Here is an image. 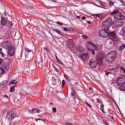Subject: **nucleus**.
Masks as SVG:
<instances>
[{
	"label": "nucleus",
	"instance_id": "39448f33",
	"mask_svg": "<svg viewBox=\"0 0 125 125\" xmlns=\"http://www.w3.org/2000/svg\"><path fill=\"white\" fill-rule=\"evenodd\" d=\"M116 55H117V54L116 53V51H115L109 53L106 55V57L105 58V61L109 62V63H112V62L114 61V59H115Z\"/></svg>",
	"mask_w": 125,
	"mask_h": 125
},
{
	"label": "nucleus",
	"instance_id": "6e6552de",
	"mask_svg": "<svg viewBox=\"0 0 125 125\" xmlns=\"http://www.w3.org/2000/svg\"><path fill=\"white\" fill-rule=\"evenodd\" d=\"M117 84L119 86H121V85H124L125 83V77L121 76L117 80Z\"/></svg>",
	"mask_w": 125,
	"mask_h": 125
},
{
	"label": "nucleus",
	"instance_id": "473e14b6",
	"mask_svg": "<svg viewBox=\"0 0 125 125\" xmlns=\"http://www.w3.org/2000/svg\"><path fill=\"white\" fill-rule=\"evenodd\" d=\"M82 38L83 39V40H86V39H87V36L84 35H82Z\"/></svg>",
	"mask_w": 125,
	"mask_h": 125
},
{
	"label": "nucleus",
	"instance_id": "3c124183",
	"mask_svg": "<svg viewBox=\"0 0 125 125\" xmlns=\"http://www.w3.org/2000/svg\"><path fill=\"white\" fill-rule=\"evenodd\" d=\"M121 70H122L123 71H124L125 70V68H124V67H121Z\"/></svg>",
	"mask_w": 125,
	"mask_h": 125
},
{
	"label": "nucleus",
	"instance_id": "c756f323",
	"mask_svg": "<svg viewBox=\"0 0 125 125\" xmlns=\"http://www.w3.org/2000/svg\"><path fill=\"white\" fill-rule=\"evenodd\" d=\"M103 122L104 124H105L106 125H109V123H108V122H107V121H106V120H103Z\"/></svg>",
	"mask_w": 125,
	"mask_h": 125
},
{
	"label": "nucleus",
	"instance_id": "58836bf2",
	"mask_svg": "<svg viewBox=\"0 0 125 125\" xmlns=\"http://www.w3.org/2000/svg\"><path fill=\"white\" fill-rule=\"evenodd\" d=\"M63 31L67 32V31H69V28L67 27H64L63 28Z\"/></svg>",
	"mask_w": 125,
	"mask_h": 125
},
{
	"label": "nucleus",
	"instance_id": "f8f14e48",
	"mask_svg": "<svg viewBox=\"0 0 125 125\" xmlns=\"http://www.w3.org/2000/svg\"><path fill=\"white\" fill-rule=\"evenodd\" d=\"M81 59L83 61H88V54L85 53L81 55L80 56Z\"/></svg>",
	"mask_w": 125,
	"mask_h": 125
},
{
	"label": "nucleus",
	"instance_id": "b1692460",
	"mask_svg": "<svg viewBox=\"0 0 125 125\" xmlns=\"http://www.w3.org/2000/svg\"><path fill=\"white\" fill-rule=\"evenodd\" d=\"M72 91L71 93V96H74V95H75V94H76V92L75 91V89L72 88Z\"/></svg>",
	"mask_w": 125,
	"mask_h": 125
},
{
	"label": "nucleus",
	"instance_id": "72a5a7b5",
	"mask_svg": "<svg viewBox=\"0 0 125 125\" xmlns=\"http://www.w3.org/2000/svg\"><path fill=\"white\" fill-rule=\"evenodd\" d=\"M0 71L1 72L2 74H4L5 73V70H4V69H3V68H1L0 69Z\"/></svg>",
	"mask_w": 125,
	"mask_h": 125
},
{
	"label": "nucleus",
	"instance_id": "603ef678",
	"mask_svg": "<svg viewBox=\"0 0 125 125\" xmlns=\"http://www.w3.org/2000/svg\"><path fill=\"white\" fill-rule=\"evenodd\" d=\"M43 49H44V51H46V50H47V48H45V47H44V48H43Z\"/></svg>",
	"mask_w": 125,
	"mask_h": 125
},
{
	"label": "nucleus",
	"instance_id": "bb28decb",
	"mask_svg": "<svg viewBox=\"0 0 125 125\" xmlns=\"http://www.w3.org/2000/svg\"><path fill=\"white\" fill-rule=\"evenodd\" d=\"M38 121H42V122H43V123L44 124H46V122H45V121H44V120H43V119H35V121L38 122Z\"/></svg>",
	"mask_w": 125,
	"mask_h": 125
},
{
	"label": "nucleus",
	"instance_id": "2eb2a0df",
	"mask_svg": "<svg viewBox=\"0 0 125 125\" xmlns=\"http://www.w3.org/2000/svg\"><path fill=\"white\" fill-rule=\"evenodd\" d=\"M89 65L91 68H96L97 62L90 61Z\"/></svg>",
	"mask_w": 125,
	"mask_h": 125
},
{
	"label": "nucleus",
	"instance_id": "e2e57ef3",
	"mask_svg": "<svg viewBox=\"0 0 125 125\" xmlns=\"http://www.w3.org/2000/svg\"><path fill=\"white\" fill-rule=\"evenodd\" d=\"M89 89L90 90H91V89H92V88L91 87H90V88H89Z\"/></svg>",
	"mask_w": 125,
	"mask_h": 125
},
{
	"label": "nucleus",
	"instance_id": "4be33fe9",
	"mask_svg": "<svg viewBox=\"0 0 125 125\" xmlns=\"http://www.w3.org/2000/svg\"><path fill=\"white\" fill-rule=\"evenodd\" d=\"M52 30L53 31H54V32H56V33H57V34H59V35H61V32L59 30L55 29L54 28H52Z\"/></svg>",
	"mask_w": 125,
	"mask_h": 125
},
{
	"label": "nucleus",
	"instance_id": "ddd939ff",
	"mask_svg": "<svg viewBox=\"0 0 125 125\" xmlns=\"http://www.w3.org/2000/svg\"><path fill=\"white\" fill-rule=\"evenodd\" d=\"M0 24L2 26H5L7 24V21L5 18L1 17Z\"/></svg>",
	"mask_w": 125,
	"mask_h": 125
},
{
	"label": "nucleus",
	"instance_id": "c03bdc74",
	"mask_svg": "<svg viewBox=\"0 0 125 125\" xmlns=\"http://www.w3.org/2000/svg\"><path fill=\"white\" fill-rule=\"evenodd\" d=\"M58 62L60 63V64H63V62H62V61H60V60H58Z\"/></svg>",
	"mask_w": 125,
	"mask_h": 125
},
{
	"label": "nucleus",
	"instance_id": "37998d69",
	"mask_svg": "<svg viewBox=\"0 0 125 125\" xmlns=\"http://www.w3.org/2000/svg\"><path fill=\"white\" fill-rule=\"evenodd\" d=\"M109 5H114V2H112L111 1H109Z\"/></svg>",
	"mask_w": 125,
	"mask_h": 125
},
{
	"label": "nucleus",
	"instance_id": "680f3d73",
	"mask_svg": "<svg viewBox=\"0 0 125 125\" xmlns=\"http://www.w3.org/2000/svg\"><path fill=\"white\" fill-rule=\"evenodd\" d=\"M28 28L29 29V30H31V29L32 28V27H31V26H29Z\"/></svg>",
	"mask_w": 125,
	"mask_h": 125
},
{
	"label": "nucleus",
	"instance_id": "69168bd1",
	"mask_svg": "<svg viewBox=\"0 0 125 125\" xmlns=\"http://www.w3.org/2000/svg\"><path fill=\"white\" fill-rule=\"evenodd\" d=\"M50 105H52L53 104H52V103H50Z\"/></svg>",
	"mask_w": 125,
	"mask_h": 125
},
{
	"label": "nucleus",
	"instance_id": "6e6d98bb",
	"mask_svg": "<svg viewBox=\"0 0 125 125\" xmlns=\"http://www.w3.org/2000/svg\"><path fill=\"white\" fill-rule=\"evenodd\" d=\"M76 18H77V19H80L81 18V17L79 16H77Z\"/></svg>",
	"mask_w": 125,
	"mask_h": 125
},
{
	"label": "nucleus",
	"instance_id": "c9c22d12",
	"mask_svg": "<svg viewBox=\"0 0 125 125\" xmlns=\"http://www.w3.org/2000/svg\"><path fill=\"white\" fill-rule=\"evenodd\" d=\"M99 3H100V4H101V5L102 6H103V7H105V5L102 2H99Z\"/></svg>",
	"mask_w": 125,
	"mask_h": 125
},
{
	"label": "nucleus",
	"instance_id": "8fccbe9b",
	"mask_svg": "<svg viewBox=\"0 0 125 125\" xmlns=\"http://www.w3.org/2000/svg\"><path fill=\"white\" fill-rule=\"evenodd\" d=\"M120 1H121V2H122V3H123V4H125V3L124 2V1H123V0H119Z\"/></svg>",
	"mask_w": 125,
	"mask_h": 125
},
{
	"label": "nucleus",
	"instance_id": "f257e3e1",
	"mask_svg": "<svg viewBox=\"0 0 125 125\" xmlns=\"http://www.w3.org/2000/svg\"><path fill=\"white\" fill-rule=\"evenodd\" d=\"M112 19L111 18L107 19L106 21H104L102 23L103 26L105 27L103 29H102L99 32V35L102 38H108V37H111L112 41L114 42H117V35L114 32L110 31L109 28L110 26L112 25Z\"/></svg>",
	"mask_w": 125,
	"mask_h": 125
},
{
	"label": "nucleus",
	"instance_id": "6ab92c4d",
	"mask_svg": "<svg viewBox=\"0 0 125 125\" xmlns=\"http://www.w3.org/2000/svg\"><path fill=\"white\" fill-rule=\"evenodd\" d=\"M7 83H8V81L7 80H6L1 82V85H3V86H6Z\"/></svg>",
	"mask_w": 125,
	"mask_h": 125
},
{
	"label": "nucleus",
	"instance_id": "f704fd0d",
	"mask_svg": "<svg viewBox=\"0 0 125 125\" xmlns=\"http://www.w3.org/2000/svg\"><path fill=\"white\" fill-rule=\"evenodd\" d=\"M52 111L53 113H56V111H57L56 108V107L52 108Z\"/></svg>",
	"mask_w": 125,
	"mask_h": 125
},
{
	"label": "nucleus",
	"instance_id": "a211bd4d",
	"mask_svg": "<svg viewBox=\"0 0 125 125\" xmlns=\"http://www.w3.org/2000/svg\"><path fill=\"white\" fill-rule=\"evenodd\" d=\"M120 35L122 36V37H125V27L123 28L120 32Z\"/></svg>",
	"mask_w": 125,
	"mask_h": 125
},
{
	"label": "nucleus",
	"instance_id": "4d7b16f0",
	"mask_svg": "<svg viewBox=\"0 0 125 125\" xmlns=\"http://www.w3.org/2000/svg\"><path fill=\"white\" fill-rule=\"evenodd\" d=\"M4 15H5V16H6V11H4Z\"/></svg>",
	"mask_w": 125,
	"mask_h": 125
},
{
	"label": "nucleus",
	"instance_id": "4c0bfd02",
	"mask_svg": "<svg viewBox=\"0 0 125 125\" xmlns=\"http://www.w3.org/2000/svg\"><path fill=\"white\" fill-rule=\"evenodd\" d=\"M99 15H100V14H94L93 15V16H94V17H99V18H100Z\"/></svg>",
	"mask_w": 125,
	"mask_h": 125
},
{
	"label": "nucleus",
	"instance_id": "a18cd8bd",
	"mask_svg": "<svg viewBox=\"0 0 125 125\" xmlns=\"http://www.w3.org/2000/svg\"><path fill=\"white\" fill-rule=\"evenodd\" d=\"M64 77L65 79H66V80H68V76H67L66 75H64Z\"/></svg>",
	"mask_w": 125,
	"mask_h": 125
},
{
	"label": "nucleus",
	"instance_id": "423d86ee",
	"mask_svg": "<svg viewBox=\"0 0 125 125\" xmlns=\"http://www.w3.org/2000/svg\"><path fill=\"white\" fill-rule=\"evenodd\" d=\"M87 48L93 55L95 54L94 50H97V47L91 42H88L87 43Z\"/></svg>",
	"mask_w": 125,
	"mask_h": 125
},
{
	"label": "nucleus",
	"instance_id": "5701e85b",
	"mask_svg": "<svg viewBox=\"0 0 125 125\" xmlns=\"http://www.w3.org/2000/svg\"><path fill=\"white\" fill-rule=\"evenodd\" d=\"M119 89L122 91H125V87L123 85H122L120 86Z\"/></svg>",
	"mask_w": 125,
	"mask_h": 125
},
{
	"label": "nucleus",
	"instance_id": "412c9836",
	"mask_svg": "<svg viewBox=\"0 0 125 125\" xmlns=\"http://www.w3.org/2000/svg\"><path fill=\"white\" fill-rule=\"evenodd\" d=\"M15 86H16V85L11 87L10 88V92H14V91H15Z\"/></svg>",
	"mask_w": 125,
	"mask_h": 125
},
{
	"label": "nucleus",
	"instance_id": "f03ea898",
	"mask_svg": "<svg viewBox=\"0 0 125 125\" xmlns=\"http://www.w3.org/2000/svg\"><path fill=\"white\" fill-rule=\"evenodd\" d=\"M2 46L5 49H8V54L9 56H13L15 53V47L12 46L8 42H4L2 44Z\"/></svg>",
	"mask_w": 125,
	"mask_h": 125
},
{
	"label": "nucleus",
	"instance_id": "20e7f679",
	"mask_svg": "<svg viewBox=\"0 0 125 125\" xmlns=\"http://www.w3.org/2000/svg\"><path fill=\"white\" fill-rule=\"evenodd\" d=\"M18 117V114L16 112L13 111V110H11L8 112L6 119L8 120L9 122H11L13 119L15 118H17Z\"/></svg>",
	"mask_w": 125,
	"mask_h": 125
},
{
	"label": "nucleus",
	"instance_id": "de8ad7c7",
	"mask_svg": "<svg viewBox=\"0 0 125 125\" xmlns=\"http://www.w3.org/2000/svg\"><path fill=\"white\" fill-rule=\"evenodd\" d=\"M54 70H55L56 72H59L58 68L56 67L54 68Z\"/></svg>",
	"mask_w": 125,
	"mask_h": 125
},
{
	"label": "nucleus",
	"instance_id": "f3484780",
	"mask_svg": "<svg viewBox=\"0 0 125 125\" xmlns=\"http://www.w3.org/2000/svg\"><path fill=\"white\" fill-rule=\"evenodd\" d=\"M115 69L116 68H112L107 69L106 71H105L106 76H108V75H109V74H111V72H109V71H110L111 72L112 71H115Z\"/></svg>",
	"mask_w": 125,
	"mask_h": 125
},
{
	"label": "nucleus",
	"instance_id": "864d4df0",
	"mask_svg": "<svg viewBox=\"0 0 125 125\" xmlns=\"http://www.w3.org/2000/svg\"><path fill=\"white\" fill-rule=\"evenodd\" d=\"M2 62V59L0 58V64Z\"/></svg>",
	"mask_w": 125,
	"mask_h": 125
},
{
	"label": "nucleus",
	"instance_id": "2f4dec72",
	"mask_svg": "<svg viewBox=\"0 0 125 125\" xmlns=\"http://www.w3.org/2000/svg\"><path fill=\"white\" fill-rule=\"evenodd\" d=\"M2 49L0 48V54H1L2 56H4V54H3V52L2 51Z\"/></svg>",
	"mask_w": 125,
	"mask_h": 125
},
{
	"label": "nucleus",
	"instance_id": "e433bc0d",
	"mask_svg": "<svg viewBox=\"0 0 125 125\" xmlns=\"http://www.w3.org/2000/svg\"><path fill=\"white\" fill-rule=\"evenodd\" d=\"M8 23L10 26H12L13 25V23H12V21H8Z\"/></svg>",
	"mask_w": 125,
	"mask_h": 125
},
{
	"label": "nucleus",
	"instance_id": "a878e982",
	"mask_svg": "<svg viewBox=\"0 0 125 125\" xmlns=\"http://www.w3.org/2000/svg\"><path fill=\"white\" fill-rule=\"evenodd\" d=\"M108 118H109V119H111V120H114V116H113V115H112V114L110 113L108 115Z\"/></svg>",
	"mask_w": 125,
	"mask_h": 125
},
{
	"label": "nucleus",
	"instance_id": "774afa93",
	"mask_svg": "<svg viewBox=\"0 0 125 125\" xmlns=\"http://www.w3.org/2000/svg\"><path fill=\"white\" fill-rule=\"evenodd\" d=\"M54 81H56V79H54Z\"/></svg>",
	"mask_w": 125,
	"mask_h": 125
},
{
	"label": "nucleus",
	"instance_id": "5fc2aeb1",
	"mask_svg": "<svg viewBox=\"0 0 125 125\" xmlns=\"http://www.w3.org/2000/svg\"><path fill=\"white\" fill-rule=\"evenodd\" d=\"M52 67H53V68H54V69H55V68H56L54 64H52Z\"/></svg>",
	"mask_w": 125,
	"mask_h": 125
},
{
	"label": "nucleus",
	"instance_id": "ea45409f",
	"mask_svg": "<svg viewBox=\"0 0 125 125\" xmlns=\"http://www.w3.org/2000/svg\"><path fill=\"white\" fill-rule=\"evenodd\" d=\"M85 104H86V105H87V106H88L90 108H91L92 106H91V105L88 103H87V102H85Z\"/></svg>",
	"mask_w": 125,
	"mask_h": 125
},
{
	"label": "nucleus",
	"instance_id": "393cba45",
	"mask_svg": "<svg viewBox=\"0 0 125 125\" xmlns=\"http://www.w3.org/2000/svg\"><path fill=\"white\" fill-rule=\"evenodd\" d=\"M125 43L123 44L119 47V49H125Z\"/></svg>",
	"mask_w": 125,
	"mask_h": 125
},
{
	"label": "nucleus",
	"instance_id": "13d9d810",
	"mask_svg": "<svg viewBox=\"0 0 125 125\" xmlns=\"http://www.w3.org/2000/svg\"><path fill=\"white\" fill-rule=\"evenodd\" d=\"M55 56H56V59L58 60H58H59V59H58V57H57V55H55Z\"/></svg>",
	"mask_w": 125,
	"mask_h": 125
},
{
	"label": "nucleus",
	"instance_id": "0e129e2a",
	"mask_svg": "<svg viewBox=\"0 0 125 125\" xmlns=\"http://www.w3.org/2000/svg\"><path fill=\"white\" fill-rule=\"evenodd\" d=\"M52 1H54V2H55V0H51Z\"/></svg>",
	"mask_w": 125,
	"mask_h": 125
},
{
	"label": "nucleus",
	"instance_id": "1a4fd4ad",
	"mask_svg": "<svg viewBox=\"0 0 125 125\" xmlns=\"http://www.w3.org/2000/svg\"><path fill=\"white\" fill-rule=\"evenodd\" d=\"M123 25H124V22L122 21H115L113 24V29H117V28L122 27Z\"/></svg>",
	"mask_w": 125,
	"mask_h": 125
},
{
	"label": "nucleus",
	"instance_id": "dca6fc26",
	"mask_svg": "<svg viewBox=\"0 0 125 125\" xmlns=\"http://www.w3.org/2000/svg\"><path fill=\"white\" fill-rule=\"evenodd\" d=\"M68 42V46L70 48H73L74 47V43L73 42V40L72 39H69Z\"/></svg>",
	"mask_w": 125,
	"mask_h": 125
},
{
	"label": "nucleus",
	"instance_id": "9d476101",
	"mask_svg": "<svg viewBox=\"0 0 125 125\" xmlns=\"http://www.w3.org/2000/svg\"><path fill=\"white\" fill-rule=\"evenodd\" d=\"M28 112L30 114L34 115L37 114H37H40L42 112V110H40V109L33 108L32 110H28Z\"/></svg>",
	"mask_w": 125,
	"mask_h": 125
},
{
	"label": "nucleus",
	"instance_id": "49530a36",
	"mask_svg": "<svg viewBox=\"0 0 125 125\" xmlns=\"http://www.w3.org/2000/svg\"><path fill=\"white\" fill-rule=\"evenodd\" d=\"M3 97H5V98H8V96H7V95H4Z\"/></svg>",
	"mask_w": 125,
	"mask_h": 125
},
{
	"label": "nucleus",
	"instance_id": "9b49d317",
	"mask_svg": "<svg viewBox=\"0 0 125 125\" xmlns=\"http://www.w3.org/2000/svg\"><path fill=\"white\" fill-rule=\"evenodd\" d=\"M97 101L99 103H101L100 110L103 113V114H106V112L104 110V104H102V101L100 99H97Z\"/></svg>",
	"mask_w": 125,
	"mask_h": 125
},
{
	"label": "nucleus",
	"instance_id": "09e8293b",
	"mask_svg": "<svg viewBox=\"0 0 125 125\" xmlns=\"http://www.w3.org/2000/svg\"><path fill=\"white\" fill-rule=\"evenodd\" d=\"M82 18L83 20H85V19H86V18H85V17H83Z\"/></svg>",
	"mask_w": 125,
	"mask_h": 125
},
{
	"label": "nucleus",
	"instance_id": "aec40b11",
	"mask_svg": "<svg viewBox=\"0 0 125 125\" xmlns=\"http://www.w3.org/2000/svg\"><path fill=\"white\" fill-rule=\"evenodd\" d=\"M3 69H4V70H8V69H9V63L4 64L3 66Z\"/></svg>",
	"mask_w": 125,
	"mask_h": 125
},
{
	"label": "nucleus",
	"instance_id": "cd10ccee",
	"mask_svg": "<svg viewBox=\"0 0 125 125\" xmlns=\"http://www.w3.org/2000/svg\"><path fill=\"white\" fill-rule=\"evenodd\" d=\"M25 50L26 52H32L33 51V50L29 49L28 48H25Z\"/></svg>",
	"mask_w": 125,
	"mask_h": 125
},
{
	"label": "nucleus",
	"instance_id": "052dcab7",
	"mask_svg": "<svg viewBox=\"0 0 125 125\" xmlns=\"http://www.w3.org/2000/svg\"><path fill=\"white\" fill-rule=\"evenodd\" d=\"M87 23H88V24H90V21H87Z\"/></svg>",
	"mask_w": 125,
	"mask_h": 125
},
{
	"label": "nucleus",
	"instance_id": "338daca9",
	"mask_svg": "<svg viewBox=\"0 0 125 125\" xmlns=\"http://www.w3.org/2000/svg\"><path fill=\"white\" fill-rule=\"evenodd\" d=\"M109 73H111V71H109Z\"/></svg>",
	"mask_w": 125,
	"mask_h": 125
},
{
	"label": "nucleus",
	"instance_id": "7ed1b4c3",
	"mask_svg": "<svg viewBox=\"0 0 125 125\" xmlns=\"http://www.w3.org/2000/svg\"><path fill=\"white\" fill-rule=\"evenodd\" d=\"M110 15H111V16H112V15H115L114 18L117 20H120L121 21H122V20H125V17L124 16L122 15V14H121V13L119 12L118 10H115L113 11L112 12L110 13Z\"/></svg>",
	"mask_w": 125,
	"mask_h": 125
},
{
	"label": "nucleus",
	"instance_id": "79ce46f5",
	"mask_svg": "<svg viewBox=\"0 0 125 125\" xmlns=\"http://www.w3.org/2000/svg\"><path fill=\"white\" fill-rule=\"evenodd\" d=\"M65 125H73L71 123H64Z\"/></svg>",
	"mask_w": 125,
	"mask_h": 125
},
{
	"label": "nucleus",
	"instance_id": "0eeeda50",
	"mask_svg": "<svg viewBox=\"0 0 125 125\" xmlns=\"http://www.w3.org/2000/svg\"><path fill=\"white\" fill-rule=\"evenodd\" d=\"M104 58L105 54L103 53L98 54L97 56V62L98 63V64L101 65L102 64V61H103Z\"/></svg>",
	"mask_w": 125,
	"mask_h": 125
},
{
	"label": "nucleus",
	"instance_id": "bf43d9fd",
	"mask_svg": "<svg viewBox=\"0 0 125 125\" xmlns=\"http://www.w3.org/2000/svg\"><path fill=\"white\" fill-rule=\"evenodd\" d=\"M46 51H47V52L48 53L49 52V50L48 49H47V50H46Z\"/></svg>",
	"mask_w": 125,
	"mask_h": 125
},
{
	"label": "nucleus",
	"instance_id": "a19ab883",
	"mask_svg": "<svg viewBox=\"0 0 125 125\" xmlns=\"http://www.w3.org/2000/svg\"><path fill=\"white\" fill-rule=\"evenodd\" d=\"M57 24H58V25H60V26H62V25H63L62 23L59 21H57Z\"/></svg>",
	"mask_w": 125,
	"mask_h": 125
},
{
	"label": "nucleus",
	"instance_id": "4468645a",
	"mask_svg": "<svg viewBox=\"0 0 125 125\" xmlns=\"http://www.w3.org/2000/svg\"><path fill=\"white\" fill-rule=\"evenodd\" d=\"M76 50L79 51L80 53H82L83 52H84L85 50H84V48L82 46H78V47H76Z\"/></svg>",
	"mask_w": 125,
	"mask_h": 125
},
{
	"label": "nucleus",
	"instance_id": "7c9ffc66",
	"mask_svg": "<svg viewBox=\"0 0 125 125\" xmlns=\"http://www.w3.org/2000/svg\"><path fill=\"white\" fill-rule=\"evenodd\" d=\"M64 85H65V80L62 81V88H63L64 87Z\"/></svg>",
	"mask_w": 125,
	"mask_h": 125
},
{
	"label": "nucleus",
	"instance_id": "c85d7f7f",
	"mask_svg": "<svg viewBox=\"0 0 125 125\" xmlns=\"http://www.w3.org/2000/svg\"><path fill=\"white\" fill-rule=\"evenodd\" d=\"M14 82H15V80H14V81H11V82L9 83V84H17V82L14 83Z\"/></svg>",
	"mask_w": 125,
	"mask_h": 125
}]
</instances>
